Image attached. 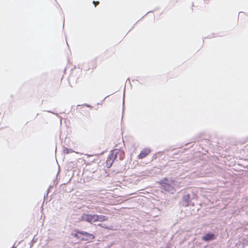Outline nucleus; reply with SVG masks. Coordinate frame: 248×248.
Listing matches in <instances>:
<instances>
[{"instance_id": "f257e3e1", "label": "nucleus", "mask_w": 248, "mask_h": 248, "mask_svg": "<svg viewBox=\"0 0 248 248\" xmlns=\"http://www.w3.org/2000/svg\"><path fill=\"white\" fill-rule=\"evenodd\" d=\"M74 236L81 241H90L94 239L95 236L92 233L86 232L76 231V233L73 235Z\"/></svg>"}, {"instance_id": "f03ea898", "label": "nucleus", "mask_w": 248, "mask_h": 248, "mask_svg": "<svg viewBox=\"0 0 248 248\" xmlns=\"http://www.w3.org/2000/svg\"><path fill=\"white\" fill-rule=\"evenodd\" d=\"M160 184L162 186V188L168 192H172L174 190V188L171 184L169 183V181L167 179H163Z\"/></svg>"}, {"instance_id": "7ed1b4c3", "label": "nucleus", "mask_w": 248, "mask_h": 248, "mask_svg": "<svg viewBox=\"0 0 248 248\" xmlns=\"http://www.w3.org/2000/svg\"><path fill=\"white\" fill-rule=\"evenodd\" d=\"M80 220L92 224L95 222V215L83 214L81 217Z\"/></svg>"}, {"instance_id": "20e7f679", "label": "nucleus", "mask_w": 248, "mask_h": 248, "mask_svg": "<svg viewBox=\"0 0 248 248\" xmlns=\"http://www.w3.org/2000/svg\"><path fill=\"white\" fill-rule=\"evenodd\" d=\"M151 151L149 148L143 149L138 155V158L140 159L145 158L151 153Z\"/></svg>"}, {"instance_id": "39448f33", "label": "nucleus", "mask_w": 248, "mask_h": 248, "mask_svg": "<svg viewBox=\"0 0 248 248\" xmlns=\"http://www.w3.org/2000/svg\"><path fill=\"white\" fill-rule=\"evenodd\" d=\"M108 219V217L103 216V215H95V222L97 221H104L105 220H107Z\"/></svg>"}, {"instance_id": "423d86ee", "label": "nucleus", "mask_w": 248, "mask_h": 248, "mask_svg": "<svg viewBox=\"0 0 248 248\" xmlns=\"http://www.w3.org/2000/svg\"><path fill=\"white\" fill-rule=\"evenodd\" d=\"M214 234L212 233H208L202 237V239L205 241H209L214 239Z\"/></svg>"}, {"instance_id": "0eeeda50", "label": "nucleus", "mask_w": 248, "mask_h": 248, "mask_svg": "<svg viewBox=\"0 0 248 248\" xmlns=\"http://www.w3.org/2000/svg\"><path fill=\"white\" fill-rule=\"evenodd\" d=\"M93 3L95 7H96L97 5H98L99 4V1H93Z\"/></svg>"}, {"instance_id": "6e6552de", "label": "nucleus", "mask_w": 248, "mask_h": 248, "mask_svg": "<svg viewBox=\"0 0 248 248\" xmlns=\"http://www.w3.org/2000/svg\"><path fill=\"white\" fill-rule=\"evenodd\" d=\"M114 157H115V155H114L113 154H111L110 155V158L111 159V158H113Z\"/></svg>"}, {"instance_id": "1a4fd4ad", "label": "nucleus", "mask_w": 248, "mask_h": 248, "mask_svg": "<svg viewBox=\"0 0 248 248\" xmlns=\"http://www.w3.org/2000/svg\"><path fill=\"white\" fill-rule=\"evenodd\" d=\"M98 226H101V227H103L101 224H99L98 225Z\"/></svg>"}]
</instances>
